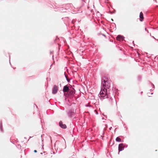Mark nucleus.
Returning <instances> with one entry per match:
<instances>
[{
    "mask_svg": "<svg viewBox=\"0 0 158 158\" xmlns=\"http://www.w3.org/2000/svg\"><path fill=\"white\" fill-rule=\"evenodd\" d=\"M110 81L106 77H103L102 79V87L105 89H109L110 87Z\"/></svg>",
    "mask_w": 158,
    "mask_h": 158,
    "instance_id": "f257e3e1",
    "label": "nucleus"
},
{
    "mask_svg": "<svg viewBox=\"0 0 158 158\" xmlns=\"http://www.w3.org/2000/svg\"><path fill=\"white\" fill-rule=\"evenodd\" d=\"M107 89L102 87L100 92L101 96L102 97H104L107 94Z\"/></svg>",
    "mask_w": 158,
    "mask_h": 158,
    "instance_id": "f03ea898",
    "label": "nucleus"
},
{
    "mask_svg": "<svg viewBox=\"0 0 158 158\" xmlns=\"http://www.w3.org/2000/svg\"><path fill=\"white\" fill-rule=\"evenodd\" d=\"M42 157L43 158H53V156L52 153L48 152L46 154L44 153V155H43Z\"/></svg>",
    "mask_w": 158,
    "mask_h": 158,
    "instance_id": "7ed1b4c3",
    "label": "nucleus"
},
{
    "mask_svg": "<svg viewBox=\"0 0 158 158\" xmlns=\"http://www.w3.org/2000/svg\"><path fill=\"white\" fill-rule=\"evenodd\" d=\"M58 90V87L56 85L53 86L52 89V93L53 94H55L57 92Z\"/></svg>",
    "mask_w": 158,
    "mask_h": 158,
    "instance_id": "20e7f679",
    "label": "nucleus"
},
{
    "mask_svg": "<svg viewBox=\"0 0 158 158\" xmlns=\"http://www.w3.org/2000/svg\"><path fill=\"white\" fill-rule=\"evenodd\" d=\"M69 90V88L67 85L64 86L63 89V91L64 93L68 92Z\"/></svg>",
    "mask_w": 158,
    "mask_h": 158,
    "instance_id": "39448f33",
    "label": "nucleus"
},
{
    "mask_svg": "<svg viewBox=\"0 0 158 158\" xmlns=\"http://www.w3.org/2000/svg\"><path fill=\"white\" fill-rule=\"evenodd\" d=\"M124 146L123 143H120L119 145L118 146V150L119 151H121L123 150L124 148Z\"/></svg>",
    "mask_w": 158,
    "mask_h": 158,
    "instance_id": "423d86ee",
    "label": "nucleus"
},
{
    "mask_svg": "<svg viewBox=\"0 0 158 158\" xmlns=\"http://www.w3.org/2000/svg\"><path fill=\"white\" fill-rule=\"evenodd\" d=\"M116 39L119 41H122L124 40V37L122 36L118 35Z\"/></svg>",
    "mask_w": 158,
    "mask_h": 158,
    "instance_id": "0eeeda50",
    "label": "nucleus"
},
{
    "mask_svg": "<svg viewBox=\"0 0 158 158\" xmlns=\"http://www.w3.org/2000/svg\"><path fill=\"white\" fill-rule=\"evenodd\" d=\"M59 126L62 128L65 129L66 128V126L65 124H63L62 121H60L59 123Z\"/></svg>",
    "mask_w": 158,
    "mask_h": 158,
    "instance_id": "6e6552de",
    "label": "nucleus"
},
{
    "mask_svg": "<svg viewBox=\"0 0 158 158\" xmlns=\"http://www.w3.org/2000/svg\"><path fill=\"white\" fill-rule=\"evenodd\" d=\"M139 17L140 18V20L141 21H143L144 18L143 16V13L142 12H141L140 13Z\"/></svg>",
    "mask_w": 158,
    "mask_h": 158,
    "instance_id": "1a4fd4ad",
    "label": "nucleus"
},
{
    "mask_svg": "<svg viewBox=\"0 0 158 158\" xmlns=\"http://www.w3.org/2000/svg\"><path fill=\"white\" fill-rule=\"evenodd\" d=\"M75 93V90L73 89H72L69 92V95H73Z\"/></svg>",
    "mask_w": 158,
    "mask_h": 158,
    "instance_id": "9d476101",
    "label": "nucleus"
},
{
    "mask_svg": "<svg viewBox=\"0 0 158 158\" xmlns=\"http://www.w3.org/2000/svg\"><path fill=\"white\" fill-rule=\"evenodd\" d=\"M116 141L117 142H121V139L118 137L116 138Z\"/></svg>",
    "mask_w": 158,
    "mask_h": 158,
    "instance_id": "9b49d317",
    "label": "nucleus"
},
{
    "mask_svg": "<svg viewBox=\"0 0 158 158\" xmlns=\"http://www.w3.org/2000/svg\"><path fill=\"white\" fill-rule=\"evenodd\" d=\"M34 152H35V153H36V152H37V151H36V150H35L34 151Z\"/></svg>",
    "mask_w": 158,
    "mask_h": 158,
    "instance_id": "f8f14e48",
    "label": "nucleus"
},
{
    "mask_svg": "<svg viewBox=\"0 0 158 158\" xmlns=\"http://www.w3.org/2000/svg\"><path fill=\"white\" fill-rule=\"evenodd\" d=\"M111 127L110 128V130L111 129Z\"/></svg>",
    "mask_w": 158,
    "mask_h": 158,
    "instance_id": "ddd939ff",
    "label": "nucleus"
}]
</instances>
